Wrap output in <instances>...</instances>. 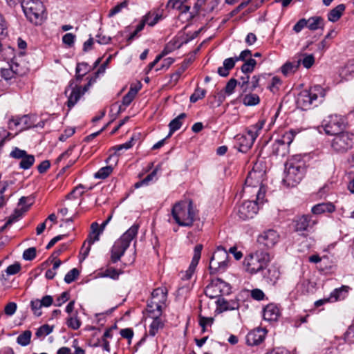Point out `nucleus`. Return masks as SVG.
Wrapping results in <instances>:
<instances>
[{"instance_id":"nucleus-1","label":"nucleus","mask_w":354,"mask_h":354,"mask_svg":"<svg viewBox=\"0 0 354 354\" xmlns=\"http://www.w3.org/2000/svg\"><path fill=\"white\" fill-rule=\"evenodd\" d=\"M306 172V164L300 156H295L285 164L283 182L289 187H295L300 183Z\"/></svg>"},{"instance_id":"nucleus-2","label":"nucleus","mask_w":354,"mask_h":354,"mask_svg":"<svg viewBox=\"0 0 354 354\" xmlns=\"http://www.w3.org/2000/svg\"><path fill=\"white\" fill-rule=\"evenodd\" d=\"M196 214V212L191 200L178 202L171 209L172 217L180 226H192Z\"/></svg>"},{"instance_id":"nucleus-3","label":"nucleus","mask_w":354,"mask_h":354,"mask_svg":"<svg viewBox=\"0 0 354 354\" xmlns=\"http://www.w3.org/2000/svg\"><path fill=\"white\" fill-rule=\"evenodd\" d=\"M138 231V225H133L114 243L111 252V260L113 263L120 259L129 248L131 241L136 236Z\"/></svg>"},{"instance_id":"nucleus-4","label":"nucleus","mask_w":354,"mask_h":354,"mask_svg":"<svg viewBox=\"0 0 354 354\" xmlns=\"http://www.w3.org/2000/svg\"><path fill=\"white\" fill-rule=\"evenodd\" d=\"M325 95V90L321 86L315 85L309 90L301 91L298 95L297 104L301 109L306 110L311 105L317 106L316 102L318 100L322 102Z\"/></svg>"},{"instance_id":"nucleus-5","label":"nucleus","mask_w":354,"mask_h":354,"mask_svg":"<svg viewBox=\"0 0 354 354\" xmlns=\"http://www.w3.org/2000/svg\"><path fill=\"white\" fill-rule=\"evenodd\" d=\"M270 261V254L264 251L257 250L250 253L244 259V265L246 270L255 274L265 269Z\"/></svg>"},{"instance_id":"nucleus-6","label":"nucleus","mask_w":354,"mask_h":354,"mask_svg":"<svg viewBox=\"0 0 354 354\" xmlns=\"http://www.w3.org/2000/svg\"><path fill=\"white\" fill-rule=\"evenodd\" d=\"M264 124V120H259L255 124L248 127L245 129V133L236 136L240 151L246 152L252 147L255 140L259 135V132L263 129Z\"/></svg>"},{"instance_id":"nucleus-7","label":"nucleus","mask_w":354,"mask_h":354,"mask_svg":"<svg viewBox=\"0 0 354 354\" xmlns=\"http://www.w3.org/2000/svg\"><path fill=\"white\" fill-rule=\"evenodd\" d=\"M354 146V134L342 131L334 136L331 140L332 149L337 153H346Z\"/></svg>"},{"instance_id":"nucleus-8","label":"nucleus","mask_w":354,"mask_h":354,"mask_svg":"<svg viewBox=\"0 0 354 354\" xmlns=\"http://www.w3.org/2000/svg\"><path fill=\"white\" fill-rule=\"evenodd\" d=\"M228 253L226 250L218 246L214 252L209 262V268L211 273L223 272L227 267Z\"/></svg>"},{"instance_id":"nucleus-9","label":"nucleus","mask_w":354,"mask_h":354,"mask_svg":"<svg viewBox=\"0 0 354 354\" xmlns=\"http://www.w3.org/2000/svg\"><path fill=\"white\" fill-rule=\"evenodd\" d=\"M347 122L344 117L339 115H332L325 120L324 131L328 135L335 136L339 133L346 127Z\"/></svg>"},{"instance_id":"nucleus-10","label":"nucleus","mask_w":354,"mask_h":354,"mask_svg":"<svg viewBox=\"0 0 354 354\" xmlns=\"http://www.w3.org/2000/svg\"><path fill=\"white\" fill-rule=\"evenodd\" d=\"M230 292V286L228 283L220 279L212 281L205 290V295L209 298L214 299L223 295H228Z\"/></svg>"},{"instance_id":"nucleus-11","label":"nucleus","mask_w":354,"mask_h":354,"mask_svg":"<svg viewBox=\"0 0 354 354\" xmlns=\"http://www.w3.org/2000/svg\"><path fill=\"white\" fill-rule=\"evenodd\" d=\"M292 132L286 133L280 139L276 140L272 144V153L277 156H284L289 151V146L293 140Z\"/></svg>"},{"instance_id":"nucleus-12","label":"nucleus","mask_w":354,"mask_h":354,"mask_svg":"<svg viewBox=\"0 0 354 354\" xmlns=\"http://www.w3.org/2000/svg\"><path fill=\"white\" fill-rule=\"evenodd\" d=\"M32 1V5L28 8V10H25V14L30 21L38 24L43 19L45 12L44 6L41 2L37 0Z\"/></svg>"},{"instance_id":"nucleus-13","label":"nucleus","mask_w":354,"mask_h":354,"mask_svg":"<svg viewBox=\"0 0 354 354\" xmlns=\"http://www.w3.org/2000/svg\"><path fill=\"white\" fill-rule=\"evenodd\" d=\"M259 209L257 203L252 201H244L237 209V214L240 218L247 220L252 218Z\"/></svg>"},{"instance_id":"nucleus-14","label":"nucleus","mask_w":354,"mask_h":354,"mask_svg":"<svg viewBox=\"0 0 354 354\" xmlns=\"http://www.w3.org/2000/svg\"><path fill=\"white\" fill-rule=\"evenodd\" d=\"M279 234L274 230H268L261 234L257 239L259 245L267 248L274 247L279 241Z\"/></svg>"},{"instance_id":"nucleus-15","label":"nucleus","mask_w":354,"mask_h":354,"mask_svg":"<svg viewBox=\"0 0 354 354\" xmlns=\"http://www.w3.org/2000/svg\"><path fill=\"white\" fill-rule=\"evenodd\" d=\"M167 298V289L166 287H160L151 293V304L156 306L157 315H160L162 307L165 304Z\"/></svg>"},{"instance_id":"nucleus-16","label":"nucleus","mask_w":354,"mask_h":354,"mask_svg":"<svg viewBox=\"0 0 354 354\" xmlns=\"http://www.w3.org/2000/svg\"><path fill=\"white\" fill-rule=\"evenodd\" d=\"M294 222L295 230L299 232L309 231L317 223V221L310 215L297 216Z\"/></svg>"},{"instance_id":"nucleus-17","label":"nucleus","mask_w":354,"mask_h":354,"mask_svg":"<svg viewBox=\"0 0 354 354\" xmlns=\"http://www.w3.org/2000/svg\"><path fill=\"white\" fill-rule=\"evenodd\" d=\"M202 249L203 245L201 244H198L194 247L193 258L189 265V267L186 272L187 279H190L192 275L194 274L196 268L198 263V261L201 259Z\"/></svg>"},{"instance_id":"nucleus-18","label":"nucleus","mask_w":354,"mask_h":354,"mask_svg":"<svg viewBox=\"0 0 354 354\" xmlns=\"http://www.w3.org/2000/svg\"><path fill=\"white\" fill-rule=\"evenodd\" d=\"M279 314L278 307L273 304H270L264 308L263 317L265 320L272 322L277 320Z\"/></svg>"},{"instance_id":"nucleus-19","label":"nucleus","mask_w":354,"mask_h":354,"mask_svg":"<svg viewBox=\"0 0 354 354\" xmlns=\"http://www.w3.org/2000/svg\"><path fill=\"white\" fill-rule=\"evenodd\" d=\"M238 59L234 57L227 58L223 61V66L218 68V73L221 77H227L229 75V71L233 68Z\"/></svg>"},{"instance_id":"nucleus-20","label":"nucleus","mask_w":354,"mask_h":354,"mask_svg":"<svg viewBox=\"0 0 354 354\" xmlns=\"http://www.w3.org/2000/svg\"><path fill=\"white\" fill-rule=\"evenodd\" d=\"M264 339L263 330L258 329L249 333L247 335V342L250 345H257Z\"/></svg>"},{"instance_id":"nucleus-21","label":"nucleus","mask_w":354,"mask_h":354,"mask_svg":"<svg viewBox=\"0 0 354 354\" xmlns=\"http://www.w3.org/2000/svg\"><path fill=\"white\" fill-rule=\"evenodd\" d=\"M100 233L97 232L95 234L91 233L88 235V239L84 241L82 247V254L84 256V259H85L87 255L89 253V251L91 250V245L95 243V241H99L100 239Z\"/></svg>"},{"instance_id":"nucleus-22","label":"nucleus","mask_w":354,"mask_h":354,"mask_svg":"<svg viewBox=\"0 0 354 354\" xmlns=\"http://www.w3.org/2000/svg\"><path fill=\"white\" fill-rule=\"evenodd\" d=\"M216 303L220 309L223 311L238 309L239 306V302L237 301H227L224 298H219Z\"/></svg>"},{"instance_id":"nucleus-23","label":"nucleus","mask_w":354,"mask_h":354,"mask_svg":"<svg viewBox=\"0 0 354 354\" xmlns=\"http://www.w3.org/2000/svg\"><path fill=\"white\" fill-rule=\"evenodd\" d=\"M335 207L331 203H319L312 207V212L315 214H320L324 212L331 213L334 212Z\"/></svg>"},{"instance_id":"nucleus-24","label":"nucleus","mask_w":354,"mask_h":354,"mask_svg":"<svg viewBox=\"0 0 354 354\" xmlns=\"http://www.w3.org/2000/svg\"><path fill=\"white\" fill-rule=\"evenodd\" d=\"M49 261L53 263V266L51 269H48L46 272L45 276L48 279H53L56 274V270L60 266L62 261L59 259H57L56 257H53V255H52L44 263L48 264Z\"/></svg>"},{"instance_id":"nucleus-25","label":"nucleus","mask_w":354,"mask_h":354,"mask_svg":"<svg viewBox=\"0 0 354 354\" xmlns=\"http://www.w3.org/2000/svg\"><path fill=\"white\" fill-rule=\"evenodd\" d=\"M159 316L160 315H158L157 313H156L155 317H152L153 321L150 324L148 330V333L151 336H155L158 331L164 326V323Z\"/></svg>"},{"instance_id":"nucleus-26","label":"nucleus","mask_w":354,"mask_h":354,"mask_svg":"<svg viewBox=\"0 0 354 354\" xmlns=\"http://www.w3.org/2000/svg\"><path fill=\"white\" fill-rule=\"evenodd\" d=\"M345 10V6L344 4H339L335 8L332 9L328 14V19L332 22H336L342 17L344 11Z\"/></svg>"},{"instance_id":"nucleus-27","label":"nucleus","mask_w":354,"mask_h":354,"mask_svg":"<svg viewBox=\"0 0 354 354\" xmlns=\"http://www.w3.org/2000/svg\"><path fill=\"white\" fill-rule=\"evenodd\" d=\"M187 115L185 113H180L178 117L173 119L169 124V133L167 137H170L174 132L178 130L182 126L181 120L185 119Z\"/></svg>"},{"instance_id":"nucleus-28","label":"nucleus","mask_w":354,"mask_h":354,"mask_svg":"<svg viewBox=\"0 0 354 354\" xmlns=\"http://www.w3.org/2000/svg\"><path fill=\"white\" fill-rule=\"evenodd\" d=\"M307 27L310 30H316L319 28H324V19L322 17L315 16L306 19Z\"/></svg>"},{"instance_id":"nucleus-29","label":"nucleus","mask_w":354,"mask_h":354,"mask_svg":"<svg viewBox=\"0 0 354 354\" xmlns=\"http://www.w3.org/2000/svg\"><path fill=\"white\" fill-rule=\"evenodd\" d=\"M82 95V88L80 86H75L68 97L67 105L69 108L73 107Z\"/></svg>"},{"instance_id":"nucleus-30","label":"nucleus","mask_w":354,"mask_h":354,"mask_svg":"<svg viewBox=\"0 0 354 354\" xmlns=\"http://www.w3.org/2000/svg\"><path fill=\"white\" fill-rule=\"evenodd\" d=\"M348 286H343L339 288L335 289L330 295L331 301H336L339 299H344L346 294L348 292Z\"/></svg>"},{"instance_id":"nucleus-31","label":"nucleus","mask_w":354,"mask_h":354,"mask_svg":"<svg viewBox=\"0 0 354 354\" xmlns=\"http://www.w3.org/2000/svg\"><path fill=\"white\" fill-rule=\"evenodd\" d=\"M300 66V62H296L295 63L286 62L281 67L282 73L287 76L291 73H295Z\"/></svg>"},{"instance_id":"nucleus-32","label":"nucleus","mask_w":354,"mask_h":354,"mask_svg":"<svg viewBox=\"0 0 354 354\" xmlns=\"http://www.w3.org/2000/svg\"><path fill=\"white\" fill-rule=\"evenodd\" d=\"M32 333L30 330H25L20 334L17 338V342L23 346L28 345L30 342Z\"/></svg>"},{"instance_id":"nucleus-33","label":"nucleus","mask_w":354,"mask_h":354,"mask_svg":"<svg viewBox=\"0 0 354 354\" xmlns=\"http://www.w3.org/2000/svg\"><path fill=\"white\" fill-rule=\"evenodd\" d=\"M121 272L114 268H108L105 270L99 273L102 277H109L113 279H117Z\"/></svg>"},{"instance_id":"nucleus-34","label":"nucleus","mask_w":354,"mask_h":354,"mask_svg":"<svg viewBox=\"0 0 354 354\" xmlns=\"http://www.w3.org/2000/svg\"><path fill=\"white\" fill-rule=\"evenodd\" d=\"M28 211V207H21L15 210L14 213L11 214L6 222V225H10L13 222L19 218L26 212Z\"/></svg>"},{"instance_id":"nucleus-35","label":"nucleus","mask_w":354,"mask_h":354,"mask_svg":"<svg viewBox=\"0 0 354 354\" xmlns=\"http://www.w3.org/2000/svg\"><path fill=\"white\" fill-rule=\"evenodd\" d=\"M256 65L257 61L254 59L250 58L241 66V72L243 74L250 73L254 71Z\"/></svg>"},{"instance_id":"nucleus-36","label":"nucleus","mask_w":354,"mask_h":354,"mask_svg":"<svg viewBox=\"0 0 354 354\" xmlns=\"http://www.w3.org/2000/svg\"><path fill=\"white\" fill-rule=\"evenodd\" d=\"M35 162V157L32 155L27 154L19 162V167L23 169H30Z\"/></svg>"},{"instance_id":"nucleus-37","label":"nucleus","mask_w":354,"mask_h":354,"mask_svg":"<svg viewBox=\"0 0 354 354\" xmlns=\"http://www.w3.org/2000/svg\"><path fill=\"white\" fill-rule=\"evenodd\" d=\"M113 167L111 165L102 167L94 174L95 178L105 179L107 178L113 171Z\"/></svg>"},{"instance_id":"nucleus-38","label":"nucleus","mask_w":354,"mask_h":354,"mask_svg":"<svg viewBox=\"0 0 354 354\" xmlns=\"http://www.w3.org/2000/svg\"><path fill=\"white\" fill-rule=\"evenodd\" d=\"M243 104L246 106H254L259 103V97L256 94H248L243 97Z\"/></svg>"},{"instance_id":"nucleus-39","label":"nucleus","mask_w":354,"mask_h":354,"mask_svg":"<svg viewBox=\"0 0 354 354\" xmlns=\"http://www.w3.org/2000/svg\"><path fill=\"white\" fill-rule=\"evenodd\" d=\"M66 324L68 327L71 328L73 330H77L80 327L81 322L77 317V313H75L73 316H71L68 318Z\"/></svg>"},{"instance_id":"nucleus-40","label":"nucleus","mask_w":354,"mask_h":354,"mask_svg":"<svg viewBox=\"0 0 354 354\" xmlns=\"http://www.w3.org/2000/svg\"><path fill=\"white\" fill-rule=\"evenodd\" d=\"M303 58H299L297 62H300L306 68H310L315 63V58L313 55L304 54Z\"/></svg>"},{"instance_id":"nucleus-41","label":"nucleus","mask_w":354,"mask_h":354,"mask_svg":"<svg viewBox=\"0 0 354 354\" xmlns=\"http://www.w3.org/2000/svg\"><path fill=\"white\" fill-rule=\"evenodd\" d=\"M53 328L54 327L53 326L44 324L37 329L35 335L37 337H41L48 335L53 332Z\"/></svg>"},{"instance_id":"nucleus-42","label":"nucleus","mask_w":354,"mask_h":354,"mask_svg":"<svg viewBox=\"0 0 354 354\" xmlns=\"http://www.w3.org/2000/svg\"><path fill=\"white\" fill-rule=\"evenodd\" d=\"M18 119L21 127L20 131L27 129L31 127L32 125L30 118L27 115H24L20 118H18Z\"/></svg>"},{"instance_id":"nucleus-43","label":"nucleus","mask_w":354,"mask_h":354,"mask_svg":"<svg viewBox=\"0 0 354 354\" xmlns=\"http://www.w3.org/2000/svg\"><path fill=\"white\" fill-rule=\"evenodd\" d=\"M206 91L199 87L196 88L194 93L190 96V102L192 103L196 102L198 100L205 97Z\"/></svg>"},{"instance_id":"nucleus-44","label":"nucleus","mask_w":354,"mask_h":354,"mask_svg":"<svg viewBox=\"0 0 354 354\" xmlns=\"http://www.w3.org/2000/svg\"><path fill=\"white\" fill-rule=\"evenodd\" d=\"M134 138H131L130 140L124 144L113 147L112 149L115 151V153L122 150H128L134 145Z\"/></svg>"},{"instance_id":"nucleus-45","label":"nucleus","mask_w":354,"mask_h":354,"mask_svg":"<svg viewBox=\"0 0 354 354\" xmlns=\"http://www.w3.org/2000/svg\"><path fill=\"white\" fill-rule=\"evenodd\" d=\"M128 5H129V2H128V1H126V0L122 1L120 3L118 4L117 6H115L113 9H111L109 11V13L108 15L109 17H112L114 15H115L116 14L119 13L120 12H121V10L123 8H127Z\"/></svg>"},{"instance_id":"nucleus-46","label":"nucleus","mask_w":354,"mask_h":354,"mask_svg":"<svg viewBox=\"0 0 354 354\" xmlns=\"http://www.w3.org/2000/svg\"><path fill=\"white\" fill-rule=\"evenodd\" d=\"M80 274V272L77 268H73L71 270H70L64 277V281L66 283H71L73 281L75 280V279L77 278V277Z\"/></svg>"},{"instance_id":"nucleus-47","label":"nucleus","mask_w":354,"mask_h":354,"mask_svg":"<svg viewBox=\"0 0 354 354\" xmlns=\"http://www.w3.org/2000/svg\"><path fill=\"white\" fill-rule=\"evenodd\" d=\"M30 305L33 313L37 317L40 316L41 315V308L43 306L39 299L32 300L30 303Z\"/></svg>"},{"instance_id":"nucleus-48","label":"nucleus","mask_w":354,"mask_h":354,"mask_svg":"<svg viewBox=\"0 0 354 354\" xmlns=\"http://www.w3.org/2000/svg\"><path fill=\"white\" fill-rule=\"evenodd\" d=\"M36 257V248L34 247L29 248L24 250L23 258L26 261H31Z\"/></svg>"},{"instance_id":"nucleus-49","label":"nucleus","mask_w":354,"mask_h":354,"mask_svg":"<svg viewBox=\"0 0 354 354\" xmlns=\"http://www.w3.org/2000/svg\"><path fill=\"white\" fill-rule=\"evenodd\" d=\"M256 176H257L256 171H250L248 174V175L245 179V185L246 187H250V186L257 187V184L259 183V181H256V183L253 182V179L254 178H256Z\"/></svg>"},{"instance_id":"nucleus-50","label":"nucleus","mask_w":354,"mask_h":354,"mask_svg":"<svg viewBox=\"0 0 354 354\" xmlns=\"http://www.w3.org/2000/svg\"><path fill=\"white\" fill-rule=\"evenodd\" d=\"M237 84H238V82L236 79H234V78L230 79L225 86V92L228 95H231L234 92V90L236 86L237 85Z\"/></svg>"},{"instance_id":"nucleus-51","label":"nucleus","mask_w":354,"mask_h":354,"mask_svg":"<svg viewBox=\"0 0 354 354\" xmlns=\"http://www.w3.org/2000/svg\"><path fill=\"white\" fill-rule=\"evenodd\" d=\"M28 153L25 150L20 149L17 147H15L10 153V156L16 159H22Z\"/></svg>"},{"instance_id":"nucleus-52","label":"nucleus","mask_w":354,"mask_h":354,"mask_svg":"<svg viewBox=\"0 0 354 354\" xmlns=\"http://www.w3.org/2000/svg\"><path fill=\"white\" fill-rule=\"evenodd\" d=\"M75 39V35L72 33H66L62 37L63 43L69 47L73 45Z\"/></svg>"},{"instance_id":"nucleus-53","label":"nucleus","mask_w":354,"mask_h":354,"mask_svg":"<svg viewBox=\"0 0 354 354\" xmlns=\"http://www.w3.org/2000/svg\"><path fill=\"white\" fill-rule=\"evenodd\" d=\"M144 19H147V21L146 23L150 26H154L159 20L160 16L158 15H154V14L148 13L145 15Z\"/></svg>"},{"instance_id":"nucleus-54","label":"nucleus","mask_w":354,"mask_h":354,"mask_svg":"<svg viewBox=\"0 0 354 354\" xmlns=\"http://www.w3.org/2000/svg\"><path fill=\"white\" fill-rule=\"evenodd\" d=\"M20 270H21L20 263H15L14 264L9 266L6 268V272L7 274H8V275H13V274L18 273L20 271Z\"/></svg>"},{"instance_id":"nucleus-55","label":"nucleus","mask_w":354,"mask_h":354,"mask_svg":"<svg viewBox=\"0 0 354 354\" xmlns=\"http://www.w3.org/2000/svg\"><path fill=\"white\" fill-rule=\"evenodd\" d=\"M268 272L269 274L268 279L271 283H274L279 277V272L274 268H269Z\"/></svg>"},{"instance_id":"nucleus-56","label":"nucleus","mask_w":354,"mask_h":354,"mask_svg":"<svg viewBox=\"0 0 354 354\" xmlns=\"http://www.w3.org/2000/svg\"><path fill=\"white\" fill-rule=\"evenodd\" d=\"M15 73L16 71H12V69L9 67L8 68H2L1 69V76L6 80H10L14 77Z\"/></svg>"},{"instance_id":"nucleus-57","label":"nucleus","mask_w":354,"mask_h":354,"mask_svg":"<svg viewBox=\"0 0 354 354\" xmlns=\"http://www.w3.org/2000/svg\"><path fill=\"white\" fill-rule=\"evenodd\" d=\"M33 200L31 196H22L19 201L18 205L28 207V209L32 205Z\"/></svg>"},{"instance_id":"nucleus-58","label":"nucleus","mask_w":354,"mask_h":354,"mask_svg":"<svg viewBox=\"0 0 354 354\" xmlns=\"http://www.w3.org/2000/svg\"><path fill=\"white\" fill-rule=\"evenodd\" d=\"M17 310V304L14 302L8 303L4 309L5 313L8 316H12L15 314Z\"/></svg>"},{"instance_id":"nucleus-59","label":"nucleus","mask_w":354,"mask_h":354,"mask_svg":"<svg viewBox=\"0 0 354 354\" xmlns=\"http://www.w3.org/2000/svg\"><path fill=\"white\" fill-rule=\"evenodd\" d=\"M250 76L248 74H244L243 76H241L240 78V82H239V85L243 89V91L245 92L247 90L248 85L249 84Z\"/></svg>"},{"instance_id":"nucleus-60","label":"nucleus","mask_w":354,"mask_h":354,"mask_svg":"<svg viewBox=\"0 0 354 354\" xmlns=\"http://www.w3.org/2000/svg\"><path fill=\"white\" fill-rule=\"evenodd\" d=\"M134 98V92L128 91V93L123 97L122 104L124 106H129Z\"/></svg>"},{"instance_id":"nucleus-61","label":"nucleus","mask_w":354,"mask_h":354,"mask_svg":"<svg viewBox=\"0 0 354 354\" xmlns=\"http://www.w3.org/2000/svg\"><path fill=\"white\" fill-rule=\"evenodd\" d=\"M345 340L354 342V325L350 326L345 333Z\"/></svg>"},{"instance_id":"nucleus-62","label":"nucleus","mask_w":354,"mask_h":354,"mask_svg":"<svg viewBox=\"0 0 354 354\" xmlns=\"http://www.w3.org/2000/svg\"><path fill=\"white\" fill-rule=\"evenodd\" d=\"M308 21L306 19H301L299 20L297 24L294 26L293 30L296 32H299L304 27L307 26Z\"/></svg>"},{"instance_id":"nucleus-63","label":"nucleus","mask_w":354,"mask_h":354,"mask_svg":"<svg viewBox=\"0 0 354 354\" xmlns=\"http://www.w3.org/2000/svg\"><path fill=\"white\" fill-rule=\"evenodd\" d=\"M251 296L253 299L260 301L263 299L265 295L261 290L257 288L252 290Z\"/></svg>"},{"instance_id":"nucleus-64","label":"nucleus","mask_w":354,"mask_h":354,"mask_svg":"<svg viewBox=\"0 0 354 354\" xmlns=\"http://www.w3.org/2000/svg\"><path fill=\"white\" fill-rule=\"evenodd\" d=\"M50 164L48 160L42 161L38 166L37 169L40 174L45 173L50 167Z\"/></svg>"}]
</instances>
